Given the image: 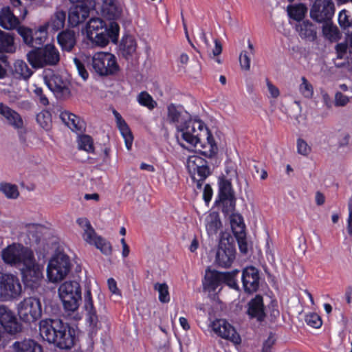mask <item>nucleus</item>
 Here are the masks:
<instances>
[{
	"label": "nucleus",
	"instance_id": "nucleus-1",
	"mask_svg": "<svg viewBox=\"0 0 352 352\" xmlns=\"http://www.w3.org/2000/svg\"><path fill=\"white\" fill-rule=\"evenodd\" d=\"M177 131L181 133L182 138L190 146L198 147L200 144L204 150L199 148V151L203 155L210 157L217 153V146L214 140L201 121L190 118L182 124L177 125Z\"/></svg>",
	"mask_w": 352,
	"mask_h": 352
},
{
	"label": "nucleus",
	"instance_id": "nucleus-2",
	"mask_svg": "<svg viewBox=\"0 0 352 352\" xmlns=\"http://www.w3.org/2000/svg\"><path fill=\"white\" fill-rule=\"evenodd\" d=\"M39 333L44 340L60 349H69L75 343L74 329L60 319L41 320Z\"/></svg>",
	"mask_w": 352,
	"mask_h": 352
},
{
	"label": "nucleus",
	"instance_id": "nucleus-3",
	"mask_svg": "<svg viewBox=\"0 0 352 352\" xmlns=\"http://www.w3.org/2000/svg\"><path fill=\"white\" fill-rule=\"evenodd\" d=\"M82 60L91 71L100 76H113L120 70L116 57L109 52H100L92 56H84Z\"/></svg>",
	"mask_w": 352,
	"mask_h": 352
},
{
	"label": "nucleus",
	"instance_id": "nucleus-4",
	"mask_svg": "<svg viewBox=\"0 0 352 352\" xmlns=\"http://www.w3.org/2000/svg\"><path fill=\"white\" fill-rule=\"evenodd\" d=\"M27 59L33 68L39 69L56 65L60 61V54L54 45L48 44L30 51Z\"/></svg>",
	"mask_w": 352,
	"mask_h": 352
},
{
	"label": "nucleus",
	"instance_id": "nucleus-5",
	"mask_svg": "<svg viewBox=\"0 0 352 352\" xmlns=\"http://www.w3.org/2000/svg\"><path fill=\"white\" fill-rule=\"evenodd\" d=\"M58 292L66 311L74 312L78 309L79 302L82 300L81 287L78 282L65 281L59 286Z\"/></svg>",
	"mask_w": 352,
	"mask_h": 352
},
{
	"label": "nucleus",
	"instance_id": "nucleus-6",
	"mask_svg": "<svg viewBox=\"0 0 352 352\" xmlns=\"http://www.w3.org/2000/svg\"><path fill=\"white\" fill-rule=\"evenodd\" d=\"M34 254L33 251L20 243H12L1 252L3 262L19 269Z\"/></svg>",
	"mask_w": 352,
	"mask_h": 352
},
{
	"label": "nucleus",
	"instance_id": "nucleus-7",
	"mask_svg": "<svg viewBox=\"0 0 352 352\" xmlns=\"http://www.w3.org/2000/svg\"><path fill=\"white\" fill-rule=\"evenodd\" d=\"M71 270L69 258L64 253L56 254L49 262L47 275L50 281L57 283L63 280Z\"/></svg>",
	"mask_w": 352,
	"mask_h": 352
},
{
	"label": "nucleus",
	"instance_id": "nucleus-8",
	"mask_svg": "<svg viewBox=\"0 0 352 352\" xmlns=\"http://www.w3.org/2000/svg\"><path fill=\"white\" fill-rule=\"evenodd\" d=\"M19 270L22 280L27 287L34 289L38 287L43 277V267L36 262L34 254L25 261Z\"/></svg>",
	"mask_w": 352,
	"mask_h": 352
},
{
	"label": "nucleus",
	"instance_id": "nucleus-9",
	"mask_svg": "<svg viewBox=\"0 0 352 352\" xmlns=\"http://www.w3.org/2000/svg\"><path fill=\"white\" fill-rule=\"evenodd\" d=\"M18 316L21 321L31 324L38 320L42 314L41 303L38 298H24L17 305Z\"/></svg>",
	"mask_w": 352,
	"mask_h": 352
},
{
	"label": "nucleus",
	"instance_id": "nucleus-10",
	"mask_svg": "<svg viewBox=\"0 0 352 352\" xmlns=\"http://www.w3.org/2000/svg\"><path fill=\"white\" fill-rule=\"evenodd\" d=\"M103 300V296L98 295V300L94 301L89 287L84 293L83 309L85 311L86 321L92 329L98 327L99 322L98 311L104 309Z\"/></svg>",
	"mask_w": 352,
	"mask_h": 352
},
{
	"label": "nucleus",
	"instance_id": "nucleus-11",
	"mask_svg": "<svg viewBox=\"0 0 352 352\" xmlns=\"http://www.w3.org/2000/svg\"><path fill=\"white\" fill-rule=\"evenodd\" d=\"M186 167L197 188L201 189L204 181L210 174L207 161L199 156L192 155L187 160Z\"/></svg>",
	"mask_w": 352,
	"mask_h": 352
},
{
	"label": "nucleus",
	"instance_id": "nucleus-12",
	"mask_svg": "<svg viewBox=\"0 0 352 352\" xmlns=\"http://www.w3.org/2000/svg\"><path fill=\"white\" fill-rule=\"evenodd\" d=\"M21 294V285L19 278L11 274H3L0 278V300L10 301L18 298Z\"/></svg>",
	"mask_w": 352,
	"mask_h": 352
},
{
	"label": "nucleus",
	"instance_id": "nucleus-13",
	"mask_svg": "<svg viewBox=\"0 0 352 352\" xmlns=\"http://www.w3.org/2000/svg\"><path fill=\"white\" fill-rule=\"evenodd\" d=\"M107 25L100 18H92L86 25V33L87 38L96 45L104 47L108 44Z\"/></svg>",
	"mask_w": 352,
	"mask_h": 352
},
{
	"label": "nucleus",
	"instance_id": "nucleus-14",
	"mask_svg": "<svg viewBox=\"0 0 352 352\" xmlns=\"http://www.w3.org/2000/svg\"><path fill=\"white\" fill-rule=\"evenodd\" d=\"M44 82L47 87L54 93L57 98L65 99L70 96L69 82L58 74L43 76Z\"/></svg>",
	"mask_w": 352,
	"mask_h": 352
},
{
	"label": "nucleus",
	"instance_id": "nucleus-15",
	"mask_svg": "<svg viewBox=\"0 0 352 352\" xmlns=\"http://www.w3.org/2000/svg\"><path fill=\"white\" fill-rule=\"evenodd\" d=\"M335 6L332 0H316L310 10L311 17L318 23L332 19Z\"/></svg>",
	"mask_w": 352,
	"mask_h": 352
},
{
	"label": "nucleus",
	"instance_id": "nucleus-16",
	"mask_svg": "<svg viewBox=\"0 0 352 352\" xmlns=\"http://www.w3.org/2000/svg\"><path fill=\"white\" fill-rule=\"evenodd\" d=\"M0 324L9 334H16L22 331V325L15 314L8 306L0 305Z\"/></svg>",
	"mask_w": 352,
	"mask_h": 352
},
{
	"label": "nucleus",
	"instance_id": "nucleus-17",
	"mask_svg": "<svg viewBox=\"0 0 352 352\" xmlns=\"http://www.w3.org/2000/svg\"><path fill=\"white\" fill-rule=\"evenodd\" d=\"M235 253L234 246L232 243L221 241L216 252V264L225 268L230 267L235 258Z\"/></svg>",
	"mask_w": 352,
	"mask_h": 352
},
{
	"label": "nucleus",
	"instance_id": "nucleus-18",
	"mask_svg": "<svg viewBox=\"0 0 352 352\" xmlns=\"http://www.w3.org/2000/svg\"><path fill=\"white\" fill-rule=\"evenodd\" d=\"M212 331L219 336L229 340L234 344L241 342V338L234 328L226 320L223 319L216 320L212 323Z\"/></svg>",
	"mask_w": 352,
	"mask_h": 352
},
{
	"label": "nucleus",
	"instance_id": "nucleus-19",
	"mask_svg": "<svg viewBox=\"0 0 352 352\" xmlns=\"http://www.w3.org/2000/svg\"><path fill=\"white\" fill-rule=\"evenodd\" d=\"M241 280L245 292L251 294L256 292L259 287L260 280L258 270L252 266L245 268Z\"/></svg>",
	"mask_w": 352,
	"mask_h": 352
},
{
	"label": "nucleus",
	"instance_id": "nucleus-20",
	"mask_svg": "<svg viewBox=\"0 0 352 352\" xmlns=\"http://www.w3.org/2000/svg\"><path fill=\"white\" fill-rule=\"evenodd\" d=\"M90 8L85 3L72 6L68 12V23L72 27L82 23L89 16Z\"/></svg>",
	"mask_w": 352,
	"mask_h": 352
},
{
	"label": "nucleus",
	"instance_id": "nucleus-21",
	"mask_svg": "<svg viewBox=\"0 0 352 352\" xmlns=\"http://www.w3.org/2000/svg\"><path fill=\"white\" fill-rule=\"evenodd\" d=\"M118 56L126 60H132L137 55V42L132 36H124L120 42Z\"/></svg>",
	"mask_w": 352,
	"mask_h": 352
},
{
	"label": "nucleus",
	"instance_id": "nucleus-22",
	"mask_svg": "<svg viewBox=\"0 0 352 352\" xmlns=\"http://www.w3.org/2000/svg\"><path fill=\"white\" fill-rule=\"evenodd\" d=\"M247 314L250 318H255L258 322L264 320L266 314L263 299L261 295H256L248 303Z\"/></svg>",
	"mask_w": 352,
	"mask_h": 352
},
{
	"label": "nucleus",
	"instance_id": "nucleus-23",
	"mask_svg": "<svg viewBox=\"0 0 352 352\" xmlns=\"http://www.w3.org/2000/svg\"><path fill=\"white\" fill-rule=\"evenodd\" d=\"M0 115H1L6 120L8 124L14 129L23 128L24 122L21 116L16 111L3 102H0Z\"/></svg>",
	"mask_w": 352,
	"mask_h": 352
},
{
	"label": "nucleus",
	"instance_id": "nucleus-24",
	"mask_svg": "<svg viewBox=\"0 0 352 352\" xmlns=\"http://www.w3.org/2000/svg\"><path fill=\"white\" fill-rule=\"evenodd\" d=\"M190 117L184 111L183 107L180 105L170 104L167 107V120L170 124H174L177 128V125L182 124L187 121Z\"/></svg>",
	"mask_w": 352,
	"mask_h": 352
},
{
	"label": "nucleus",
	"instance_id": "nucleus-25",
	"mask_svg": "<svg viewBox=\"0 0 352 352\" xmlns=\"http://www.w3.org/2000/svg\"><path fill=\"white\" fill-rule=\"evenodd\" d=\"M11 11L9 7H4L0 11V25L6 30H12L19 24V15Z\"/></svg>",
	"mask_w": 352,
	"mask_h": 352
},
{
	"label": "nucleus",
	"instance_id": "nucleus-26",
	"mask_svg": "<svg viewBox=\"0 0 352 352\" xmlns=\"http://www.w3.org/2000/svg\"><path fill=\"white\" fill-rule=\"evenodd\" d=\"M113 113L116 118L117 126L124 140L126 147L128 150H130L133 141L132 133L121 115L116 110L113 111Z\"/></svg>",
	"mask_w": 352,
	"mask_h": 352
},
{
	"label": "nucleus",
	"instance_id": "nucleus-27",
	"mask_svg": "<svg viewBox=\"0 0 352 352\" xmlns=\"http://www.w3.org/2000/svg\"><path fill=\"white\" fill-rule=\"evenodd\" d=\"M113 113L116 118L117 126L124 140L126 147L128 150H130L133 141L132 133L121 115L116 110L113 111Z\"/></svg>",
	"mask_w": 352,
	"mask_h": 352
},
{
	"label": "nucleus",
	"instance_id": "nucleus-28",
	"mask_svg": "<svg viewBox=\"0 0 352 352\" xmlns=\"http://www.w3.org/2000/svg\"><path fill=\"white\" fill-rule=\"evenodd\" d=\"M296 31L301 38L307 41H314L317 36L316 26L307 20L300 22L296 25Z\"/></svg>",
	"mask_w": 352,
	"mask_h": 352
},
{
	"label": "nucleus",
	"instance_id": "nucleus-29",
	"mask_svg": "<svg viewBox=\"0 0 352 352\" xmlns=\"http://www.w3.org/2000/svg\"><path fill=\"white\" fill-rule=\"evenodd\" d=\"M12 349V352H43L41 345L32 339L14 342Z\"/></svg>",
	"mask_w": 352,
	"mask_h": 352
},
{
	"label": "nucleus",
	"instance_id": "nucleus-30",
	"mask_svg": "<svg viewBox=\"0 0 352 352\" xmlns=\"http://www.w3.org/2000/svg\"><path fill=\"white\" fill-rule=\"evenodd\" d=\"M66 18V11L60 8H56L49 21L44 25L52 31H58L64 28Z\"/></svg>",
	"mask_w": 352,
	"mask_h": 352
},
{
	"label": "nucleus",
	"instance_id": "nucleus-31",
	"mask_svg": "<svg viewBox=\"0 0 352 352\" xmlns=\"http://www.w3.org/2000/svg\"><path fill=\"white\" fill-rule=\"evenodd\" d=\"M221 276V272L217 270H206L203 283L204 289L209 292H214L222 283Z\"/></svg>",
	"mask_w": 352,
	"mask_h": 352
},
{
	"label": "nucleus",
	"instance_id": "nucleus-32",
	"mask_svg": "<svg viewBox=\"0 0 352 352\" xmlns=\"http://www.w3.org/2000/svg\"><path fill=\"white\" fill-rule=\"evenodd\" d=\"M57 40L62 49L67 52H70L76 43L75 33L70 30L60 32L57 36Z\"/></svg>",
	"mask_w": 352,
	"mask_h": 352
},
{
	"label": "nucleus",
	"instance_id": "nucleus-33",
	"mask_svg": "<svg viewBox=\"0 0 352 352\" xmlns=\"http://www.w3.org/2000/svg\"><path fill=\"white\" fill-rule=\"evenodd\" d=\"M12 72L14 78L24 80H28L33 74V71L28 67V64L21 60H17L14 62Z\"/></svg>",
	"mask_w": 352,
	"mask_h": 352
},
{
	"label": "nucleus",
	"instance_id": "nucleus-34",
	"mask_svg": "<svg viewBox=\"0 0 352 352\" xmlns=\"http://www.w3.org/2000/svg\"><path fill=\"white\" fill-rule=\"evenodd\" d=\"M63 122L73 131H82L84 128V122L76 115L68 112H61L60 115Z\"/></svg>",
	"mask_w": 352,
	"mask_h": 352
},
{
	"label": "nucleus",
	"instance_id": "nucleus-35",
	"mask_svg": "<svg viewBox=\"0 0 352 352\" xmlns=\"http://www.w3.org/2000/svg\"><path fill=\"white\" fill-rule=\"evenodd\" d=\"M323 36L331 41H337L340 38V32L338 27L333 24L331 19L322 22Z\"/></svg>",
	"mask_w": 352,
	"mask_h": 352
},
{
	"label": "nucleus",
	"instance_id": "nucleus-36",
	"mask_svg": "<svg viewBox=\"0 0 352 352\" xmlns=\"http://www.w3.org/2000/svg\"><path fill=\"white\" fill-rule=\"evenodd\" d=\"M221 223L217 212H210L206 218V228L210 235L214 234L220 228Z\"/></svg>",
	"mask_w": 352,
	"mask_h": 352
},
{
	"label": "nucleus",
	"instance_id": "nucleus-37",
	"mask_svg": "<svg viewBox=\"0 0 352 352\" xmlns=\"http://www.w3.org/2000/svg\"><path fill=\"white\" fill-rule=\"evenodd\" d=\"M0 192L10 199H16L20 195L18 186L8 182L0 183Z\"/></svg>",
	"mask_w": 352,
	"mask_h": 352
},
{
	"label": "nucleus",
	"instance_id": "nucleus-38",
	"mask_svg": "<svg viewBox=\"0 0 352 352\" xmlns=\"http://www.w3.org/2000/svg\"><path fill=\"white\" fill-rule=\"evenodd\" d=\"M234 197L231 182L226 179H220L219 182V199Z\"/></svg>",
	"mask_w": 352,
	"mask_h": 352
},
{
	"label": "nucleus",
	"instance_id": "nucleus-39",
	"mask_svg": "<svg viewBox=\"0 0 352 352\" xmlns=\"http://www.w3.org/2000/svg\"><path fill=\"white\" fill-rule=\"evenodd\" d=\"M47 29L46 25H43L33 33L31 47L36 49L43 44L47 38Z\"/></svg>",
	"mask_w": 352,
	"mask_h": 352
},
{
	"label": "nucleus",
	"instance_id": "nucleus-40",
	"mask_svg": "<svg viewBox=\"0 0 352 352\" xmlns=\"http://www.w3.org/2000/svg\"><path fill=\"white\" fill-rule=\"evenodd\" d=\"M216 203L221 206L222 212L226 215H231L235 210V197L218 199L216 201Z\"/></svg>",
	"mask_w": 352,
	"mask_h": 352
},
{
	"label": "nucleus",
	"instance_id": "nucleus-41",
	"mask_svg": "<svg viewBox=\"0 0 352 352\" xmlns=\"http://www.w3.org/2000/svg\"><path fill=\"white\" fill-rule=\"evenodd\" d=\"M137 100L140 104L147 107L150 110L153 109L157 105V102L146 91L140 92L137 97Z\"/></svg>",
	"mask_w": 352,
	"mask_h": 352
},
{
	"label": "nucleus",
	"instance_id": "nucleus-42",
	"mask_svg": "<svg viewBox=\"0 0 352 352\" xmlns=\"http://www.w3.org/2000/svg\"><path fill=\"white\" fill-rule=\"evenodd\" d=\"M102 9L104 12H107V14L109 15L110 19L116 18L120 14V11L114 0H104Z\"/></svg>",
	"mask_w": 352,
	"mask_h": 352
},
{
	"label": "nucleus",
	"instance_id": "nucleus-43",
	"mask_svg": "<svg viewBox=\"0 0 352 352\" xmlns=\"http://www.w3.org/2000/svg\"><path fill=\"white\" fill-rule=\"evenodd\" d=\"M154 289L158 292L159 300L161 302L166 303L170 301L168 287L166 283H157L154 285Z\"/></svg>",
	"mask_w": 352,
	"mask_h": 352
},
{
	"label": "nucleus",
	"instance_id": "nucleus-44",
	"mask_svg": "<svg viewBox=\"0 0 352 352\" xmlns=\"http://www.w3.org/2000/svg\"><path fill=\"white\" fill-rule=\"evenodd\" d=\"M14 43L13 37L0 30V51L10 52Z\"/></svg>",
	"mask_w": 352,
	"mask_h": 352
},
{
	"label": "nucleus",
	"instance_id": "nucleus-45",
	"mask_svg": "<svg viewBox=\"0 0 352 352\" xmlns=\"http://www.w3.org/2000/svg\"><path fill=\"white\" fill-rule=\"evenodd\" d=\"M78 148L84 150L87 153L94 152L93 140L91 136L88 135H83L79 137L78 140Z\"/></svg>",
	"mask_w": 352,
	"mask_h": 352
},
{
	"label": "nucleus",
	"instance_id": "nucleus-46",
	"mask_svg": "<svg viewBox=\"0 0 352 352\" xmlns=\"http://www.w3.org/2000/svg\"><path fill=\"white\" fill-rule=\"evenodd\" d=\"M239 270H235L232 272H221L222 283H226L232 288L237 289V283L235 279V276L239 273Z\"/></svg>",
	"mask_w": 352,
	"mask_h": 352
},
{
	"label": "nucleus",
	"instance_id": "nucleus-47",
	"mask_svg": "<svg viewBox=\"0 0 352 352\" xmlns=\"http://www.w3.org/2000/svg\"><path fill=\"white\" fill-rule=\"evenodd\" d=\"M338 21L340 23V25L346 30V36H350V34L352 33L351 31H352V23L349 19V16L346 15V12L342 11L339 14L338 16Z\"/></svg>",
	"mask_w": 352,
	"mask_h": 352
},
{
	"label": "nucleus",
	"instance_id": "nucleus-48",
	"mask_svg": "<svg viewBox=\"0 0 352 352\" xmlns=\"http://www.w3.org/2000/svg\"><path fill=\"white\" fill-rule=\"evenodd\" d=\"M119 30L120 28L117 23L110 22L109 26H107V32L105 33L108 35L107 41H109L111 39L113 43H116L118 38Z\"/></svg>",
	"mask_w": 352,
	"mask_h": 352
},
{
	"label": "nucleus",
	"instance_id": "nucleus-49",
	"mask_svg": "<svg viewBox=\"0 0 352 352\" xmlns=\"http://www.w3.org/2000/svg\"><path fill=\"white\" fill-rule=\"evenodd\" d=\"M302 83L300 85V91L305 97L310 98L314 94V89L312 85L308 82L307 78L304 76L301 78Z\"/></svg>",
	"mask_w": 352,
	"mask_h": 352
},
{
	"label": "nucleus",
	"instance_id": "nucleus-50",
	"mask_svg": "<svg viewBox=\"0 0 352 352\" xmlns=\"http://www.w3.org/2000/svg\"><path fill=\"white\" fill-rule=\"evenodd\" d=\"M104 254L110 255L111 254V245L109 242L107 241L102 237H98V240L94 244Z\"/></svg>",
	"mask_w": 352,
	"mask_h": 352
},
{
	"label": "nucleus",
	"instance_id": "nucleus-51",
	"mask_svg": "<svg viewBox=\"0 0 352 352\" xmlns=\"http://www.w3.org/2000/svg\"><path fill=\"white\" fill-rule=\"evenodd\" d=\"M305 321L309 326L316 329L320 327L322 324L320 316L316 313L307 314Z\"/></svg>",
	"mask_w": 352,
	"mask_h": 352
},
{
	"label": "nucleus",
	"instance_id": "nucleus-52",
	"mask_svg": "<svg viewBox=\"0 0 352 352\" xmlns=\"http://www.w3.org/2000/svg\"><path fill=\"white\" fill-rule=\"evenodd\" d=\"M10 3L14 7V12L19 15L22 19H24L28 14V10L25 7L22 6L21 0H10Z\"/></svg>",
	"mask_w": 352,
	"mask_h": 352
},
{
	"label": "nucleus",
	"instance_id": "nucleus-53",
	"mask_svg": "<svg viewBox=\"0 0 352 352\" xmlns=\"http://www.w3.org/2000/svg\"><path fill=\"white\" fill-rule=\"evenodd\" d=\"M83 231L84 232L82 236L84 240L89 244H94L95 241L98 240L99 236L96 233L93 227L90 226Z\"/></svg>",
	"mask_w": 352,
	"mask_h": 352
},
{
	"label": "nucleus",
	"instance_id": "nucleus-54",
	"mask_svg": "<svg viewBox=\"0 0 352 352\" xmlns=\"http://www.w3.org/2000/svg\"><path fill=\"white\" fill-rule=\"evenodd\" d=\"M36 120L42 128L47 129L51 121V115L48 111L41 112L37 115Z\"/></svg>",
	"mask_w": 352,
	"mask_h": 352
},
{
	"label": "nucleus",
	"instance_id": "nucleus-55",
	"mask_svg": "<svg viewBox=\"0 0 352 352\" xmlns=\"http://www.w3.org/2000/svg\"><path fill=\"white\" fill-rule=\"evenodd\" d=\"M18 33L22 36L23 41L28 45L31 46L32 44V30L25 28L19 27L17 29Z\"/></svg>",
	"mask_w": 352,
	"mask_h": 352
},
{
	"label": "nucleus",
	"instance_id": "nucleus-56",
	"mask_svg": "<svg viewBox=\"0 0 352 352\" xmlns=\"http://www.w3.org/2000/svg\"><path fill=\"white\" fill-rule=\"evenodd\" d=\"M297 151L299 154L307 156L311 152V147L305 140L298 138L297 140Z\"/></svg>",
	"mask_w": 352,
	"mask_h": 352
},
{
	"label": "nucleus",
	"instance_id": "nucleus-57",
	"mask_svg": "<svg viewBox=\"0 0 352 352\" xmlns=\"http://www.w3.org/2000/svg\"><path fill=\"white\" fill-rule=\"evenodd\" d=\"M74 63L80 77L85 80H87L89 77V74L82 61L78 58H74Z\"/></svg>",
	"mask_w": 352,
	"mask_h": 352
},
{
	"label": "nucleus",
	"instance_id": "nucleus-58",
	"mask_svg": "<svg viewBox=\"0 0 352 352\" xmlns=\"http://www.w3.org/2000/svg\"><path fill=\"white\" fill-rule=\"evenodd\" d=\"M246 51H243L239 56V63L242 69L248 71L250 69V58Z\"/></svg>",
	"mask_w": 352,
	"mask_h": 352
},
{
	"label": "nucleus",
	"instance_id": "nucleus-59",
	"mask_svg": "<svg viewBox=\"0 0 352 352\" xmlns=\"http://www.w3.org/2000/svg\"><path fill=\"white\" fill-rule=\"evenodd\" d=\"M33 92L38 98L40 104L43 106H47L49 104V100L45 94H44L43 90L41 87L35 86V89L33 90Z\"/></svg>",
	"mask_w": 352,
	"mask_h": 352
},
{
	"label": "nucleus",
	"instance_id": "nucleus-60",
	"mask_svg": "<svg viewBox=\"0 0 352 352\" xmlns=\"http://www.w3.org/2000/svg\"><path fill=\"white\" fill-rule=\"evenodd\" d=\"M350 101V98L344 95L341 92H337L335 95V105L336 107H344Z\"/></svg>",
	"mask_w": 352,
	"mask_h": 352
},
{
	"label": "nucleus",
	"instance_id": "nucleus-61",
	"mask_svg": "<svg viewBox=\"0 0 352 352\" xmlns=\"http://www.w3.org/2000/svg\"><path fill=\"white\" fill-rule=\"evenodd\" d=\"M230 217V221L232 223V226L234 227V225H236L239 228H243V218L241 215L232 213V214L229 215Z\"/></svg>",
	"mask_w": 352,
	"mask_h": 352
},
{
	"label": "nucleus",
	"instance_id": "nucleus-62",
	"mask_svg": "<svg viewBox=\"0 0 352 352\" xmlns=\"http://www.w3.org/2000/svg\"><path fill=\"white\" fill-rule=\"evenodd\" d=\"M266 85L271 96L274 98H278L280 95L278 88L274 85L268 79L266 80Z\"/></svg>",
	"mask_w": 352,
	"mask_h": 352
},
{
	"label": "nucleus",
	"instance_id": "nucleus-63",
	"mask_svg": "<svg viewBox=\"0 0 352 352\" xmlns=\"http://www.w3.org/2000/svg\"><path fill=\"white\" fill-rule=\"evenodd\" d=\"M237 241L239 250L241 253L246 254L248 252V244L244 236H239L237 237Z\"/></svg>",
	"mask_w": 352,
	"mask_h": 352
},
{
	"label": "nucleus",
	"instance_id": "nucleus-64",
	"mask_svg": "<svg viewBox=\"0 0 352 352\" xmlns=\"http://www.w3.org/2000/svg\"><path fill=\"white\" fill-rule=\"evenodd\" d=\"M214 48L212 50V54H209L210 58H213L217 56H219L222 52V45L218 39L214 40Z\"/></svg>",
	"mask_w": 352,
	"mask_h": 352
}]
</instances>
